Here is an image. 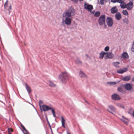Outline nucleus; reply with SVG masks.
Masks as SVG:
<instances>
[{"instance_id": "51", "label": "nucleus", "mask_w": 134, "mask_h": 134, "mask_svg": "<svg viewBox=\"0 0 134 134\" xmlns=\"http://www.w3.org/2000/svg\"><path fill=\"white\" fill-rule=\"evenodd\" d=\"M129 1H133V0H129Z\"/></svg>"}, {"instance_id": "38", "label": "nucleus", "mask_w": 134, "mask_h": 134, "mask_svg": "<svg viewBox=\"0 0 134 134\" xmlns=\"http://www.w3.org/2000/svg\"><path fill=\"white\" fill-rule=\"evenodd\" d=\"M110 83L114 85H115L116 84V83L115 82H110Z\"/></svg>"}, {"instance_id": "46", "label": "nucleus", "mask_w": 134, "mask_h": 134, "mask_svg": "<svg viewBox=\"0 0 134 134\" xmlns=\"http://www.w3.org/2000/svg\"><path fill=\"white\" fill-rule=\"evenodd\" d=\"M85 102H86V103H88V102H87V101L86 100H85Z\"/></svg>"}, {"instance_id": "18", "label": "nucleus", "mask_w": 134, "mask_h": 134, "mask_svg": "<svg viewBox=\"0 0 134 134\" xmlns=\"http://www.w3.org/2000/svg\"><path fill=\"white\" fill-rule=\"evenodd\" d=\"M79 76L81 77L85 78L87 77V75L82 71H80L79 72Z\"/></svg>"}, {"instance_id": "12", "label": "nucleus", "mask_w": 134, "mask_h": 134, "mask_svg": "<svg viewBox=\"0 0 134 134\" xmlns=\"http://www.w3.org/2000/svg\"><path fill=\"white\" fill-rule=\"evenodd\" d=\"M121 15L119 12H117L115 15V18L118 20H119L121 18Z\"/></svg>"}, {"instance_id": "32", "label": "nucleus", "mask_w": 134, "mask_h": 134, "mask_svg": "<svg viewBox=\"0 0 134 134\" xmlns=\"http://www.w3.org/2000/svg\"><path fill=\"white\" fill-rule=\"evenodd\" d=\"M109 47L107 46L105 48L104 50L106 52H107L109 50Z\"/></svg>"}, {"instance_id": "7", "label": "nucleus", "mask_w": 134, "mask_h": 134, "mask_svg": "<svg viewBox=\"0 0 134 134\" xmlns=\"http://www.w3.org/2000/svg\"><path fill=\"white\" fill-rule=\"evenodd\" d=\"M111 98L115 100H118L120 99L119 96L116 93H114L112 95Z\"/></svg>"}, {"instance_id": "16", "label": "nucleus", "mask_w": 134, "mask_h": 134, "mask_svg": "<svg viewBox=\"0 0 134 134\" xmlns=\"http://www.w3.org/2000/svg\"><path fill=\"white\" fill-rule=\"evenodd\" d=\"M121 120L123 122L124 124H127L129 122V120L128 119L125 118L124 116H122V118L121 119Z\"/></svg>"}, {"instance_id": "2", "label": "nucleus", "mask_w": 134, "mask_h": 134, "mask_svg": "<svg viewBox=\"0 0 134 134\" xmlns=\"http://www.w3.org/2000/svg\"><path fill=\"white\" fill-rule=\"evenodd\" d=\"M69 76V74L66 71L62 72L59 77V78L61 81L63 83H65L67 82Z\"/></svg>"}, {"instance_id": "15", "label": "nucleus", "mask_w": 134, "mask_h": 134, "mask_svg": "<svg viewBox=\"0 0 134 134\" xmlns=\"http://www.w3.org/2000/svg\"><path fill=\"white\" fill-rule=\"evenodd\" d=\"M107 53L103 51L101 52L99 54V58L101 59H102L103 58L104 55L106 54Z\"/></svg>"}, {"instance_id": "4", "label": "nucleus", "mask_w": 134, "mask_h": 134, "mask_svg": "<svg viewBox=\"0 0 134 134\" xmlns=\"http://www.w3.org/2000/svg\"><path fill=\"white\" fill-rule=\"evenodd\" d=\"M133 3L132 1H130L129 2L126 4L125 3L124 4V7H122V9L126 8L128 10H131L133 8Z\"/></svg>"}, {"instance_id": "5", "label": "nucleus", "mask_w": 134, "mask_h": 134, "mask_svg": "<svg viewBox=\"0 0 134 134\" xmlns=\"http://www.w3.org/2000/svg\"><path fill=\"white\" fill-rule=\"evenodd\" d=\"M108 26L109 27H111L113 24V21L112 18L110 17H107L106 20Z\"/></svg>"}, {"instance_id": "24", "label": "nucleus", "mask_w": 134, "mask_h": 134, "mask_svg": "<svg viewBox=\"0 0 134 134\" xmlns=\"http://www.w3.org/2000/svg\"><path fill=\"white\" fill-rule=\"evenodd\" d=\"M49 86L52 87H54L55 86V85L51 81H49Z\"/></svg>"}, {"instance_id": "20", "label": "nucleus", "mask_w": 134, "mask_h": 134, "mask_svg": "<svg viewBox=\"0 0 134 134\" xmlns=\"http://www.w3.org/2000/svg\"><path fill=\"white\" fill-rule=\"evenodd\" d=\"M111 13H112L114 14L116 13H117L118 9L116 7H115L112 8L111 10Z\"/></svg>"}, {"instance_id": "27", "label": "nucleus", "mask_w": 134, "mask_h": 134, "mask_svg": "<svg viewBox=\"0 0 134 134\" xmlns=\"http://www.w3.org/2000/svg\"><path fill=\"white\" fill-rule=\"evenodd\" d=\"M100 14V12L99 11H97L94 14V16L96 17L98 16Z\"/></svg>"}, {"instance_id": "35", "label": "nucleus", "mask_w": 134, "mask_h": 134, "mask_svg": "<svg viewBox=\"0 0 134 134\" xmlns=\"http://www.w3.org/2000/svg\"><path fill=\"white\" fill-rule=\"evenodd\" d=\"M8 0H7L6 2H5L4 4V7H7L8 5Z\"/></svg>"}, {"instance_id": "25", "label": "nucleus", "mask_w": 134, "mask_h": 134, "mask_svg": "<svg viewBox=\"0 0 134 134\" xmlns=\"http://www.w3.org/2000/svg\"><path fill=\"white\" fill-rule=\"evenodd\" d=\"M122 13L125 15L127 16L128 15V12L126 10H123L122 12Z\"/></svg>"}, {"instance_id": "45", "label": "nucleus", "mask_w": 134, "mask_h": 134, "mask_svg": "<svg viewBox=\"0 0 134 134\" xmlns=\"http://www.w3.org/2000/svg\"><path fill=\"white\" fill-rule=\"evenodd\" d=\"M132 115L134 117V111H133V113H132Z\"/></svg>"}, {"instance_id": "50", "label": "nucleus", "mask_w": 134, "mask_h": 134, "mask_svg": "<svg viewBox=\"0 0 134 134\" xmlns=\"http://www.w3.org/2000/svg\"><path fill=\"white\" fill-rule=\"evenodd\" d=\"M8 134H12L11 133H8Z\"/></svg>"}, {"instance_id": "8", "label": "nucleus", "mask_w": 134, "mask_h": 134, "mask_svg": "<svg viewBox=\"0 0 134 134\" xmlns=\"http://www.w3.org/2000/svg\"><path fill=\"white\" fill-rule=\"evenodd\" d=\"M107 55L104 56V58L105 59H107L108 58H112L114 57V55L111 52L107 53Z\"/></svg>"}, {"instance_id": "26", "label": "nucleus", "mask_w": 134, "mask_h": 134, "mask_svg": "<svg viewBox=\"0 0 134 134\" xmlns=\"http://www.w3.org/2000/svg\"><path fill=\"white\" fill-rule=\"evenodd\" d=\"M123 21L126 24H128L129 23L128 20L126 18H125L123 19Z\"/></svg>"}, {"instance_id": "48", "label": "nucleus", "mask_w": 134, "mask_h": 134, "mask_svg": "<svg viewBox=\"0 0 134 134\" xmlns=\"http://www.w3.org/2000/svg\"><path fill=\"white\" fill-rule=\"evenodd\" d=\"M67 134H70V133H69L68 132H67Z\"/></svg>"}, {"instance_id": "31", "label": "nucleus", "mask_w": 134, "mask_h": 134, "mask_svg": "<svg viewBox=\"0 0 134 134\" xmlns=\"http://www.w3.org/2000/svg\"><path fill=\"white\" fill-rule=\"evenodd\" d=\"M118 91L120 92H122L123 90L121 87L120 86L118 87Z\"/></svg>"}, {"instance_id": "14", "label": "nucleus", "mask_w": 134, "mask_h": 134, "mask_svg": "<svg viewBox=\"0 0 134 134\" xmlns=\"http://www.w3.org/2000/svg\"><path fill=\"white\" fill-rule=\"evenodd\" d=\"M125 0H118V1L117 2L120 3V6L121 8H122V7H123L124 6V4L125 3Z\"/></svg>"}, {"instance_id": "37", "label": "nucleus", "mask_w": 134, "mask_h": 134, "mask_svg": "<svg viewBox=\"0 0 134 134\" xmlns=\"http://www.w3.org/2000/svg\"><path fill=\"white\" fill-rule=\"evenodd\" d=\"M71 1H73L74 2L76 3L78 2V0H71Z\"/></svg>"}, {"instance_id": "28", "label": "nucleus", "mask_w": 134, "mask_h": 134, "mask_svg": "<svg viewBox=\"0 0 134 134\" xmlns=\"http://www.w3.org/2000/svg\"><path fill=\"white\" fill-rule=\"evenodd\" d=\"M43 103L42 101L41 100H39V106L40 107V108L41 110V108L42 106V105Z\"/></svg>"}, {"instance_id": "1", "label": "nucleus", "mask_w": 134, "mask_h": 134, "mask_svg": "<svg viewBox=\"0 0 134 134\" xmlns=\"http://www.w3.org/2000/svg\"><path fill=\"white\" fill-rule=\"evenodd\" d=\"M75 14V10L72 7H69L63 13V19L65 24L70 25Z\"/></svg>"}, {"instance_id": "6", "label": "nucleus", "mask_w": 134, "mask_h": 134, "mask_svg": "<svg viewBox=\"0 0 134 134\" xmlns=\"http://www.w3.org/2000/svg\"><path fill=\"white\" fill-rule=\"evenodd\" d=\"M84 8L85 9L89 11H91L93 9V7L92 5L86 3L84 4Z\"/></svg>"}, {"instance_id": "42", "label": "nucleus", "mask_w": 134, "mask_h": 134, "mask_svg": "<svg viewBox=\"0 0 134 134\" xmlns=\"http://www.w3.org/2000/svg\"><path fill=\"white\" fill-rule=\"evenodd\" d=\"M9 9H12V6L11 5H10V6H9Z\"/></svg>"}, {"instance_id": "41", "label": "nucleus", "mask_w": 134, "mask_h": 134, "mask_svg": "<svg viewBox=\"0 0 134 134\" xmlns=\"http://www.w3.org/2000/svg\"><path fill=\"white\" fill-rule=\"evenodd\" d=\"M24 130L27 133H28V131L25 129Z\"/></svg>"}, {"instance_id": "11", "label": "nucleus", "mask_w": 134, "mask_h": 134, "mask_svg": "<svg viewBox=\"0 0 134 134\" xmlns=\"http://www.w3.org/2000/svg\"><path fill=\"white\" fill-rule=\"evenodd\" d=\"M125 87L126 90H130L132 88V86L130 83H127L125 85Z\"/></svg>"}, {"instance_id": "44", "label": "nucleus", "mask_w": 134, "mask_h": 134, "mask_svg": "<svg viewBox=\"0 0 134 134\" xmlns=\"http://www.w3.org/2000/svg\"><path fill=\"white\" fill-rule=\"evenodd\" d=\"M104 24V28H106L107 27V26L105 24Z\"/></svg>"}, {"instance_id": "43", "label": "nucleus", "mask_w": 134, "mask_h": 134, "mask_svg": "<svg viewBox=\"0 0 134 134\" xmlns=\"http://www.w3.org/2000/svg\"><path fill=\"white\" fill-rule=\"evenodd\" d=\"M132 81H134V77L132 78Z\"/></svg>"}, {"instance_id": "33", "label": "nucleus", "mask_w": 134, "mask_h": 134, "mask_svg": "<svg viewBox=\"0 0 134 134\" xmlns=\"http://www.w3.org/2000/svg\"><path fill=\"white\" fill-rule=\"evenodd\" d=\"M100 4L101 5H103L104 4L105 0H100Z\"/></svg>"}, {"instance_id": "47", "label": "nucleus", "mask_w": 134, "mask_h": 134, "mask_svg": "<svg viewBox=\"0 0 134 134\" xmlns=\"http://www.w3.org/2000/svg\"><path fill=\"white\" fill-rule=\"evenodd\" d=\"M23 133H24V134H27L26 133H25L24 132V131H23Z\"/></svg>"}, {"instance_id": "17", "label": "nucleus", "mask_w": 134, "mask_h": 134, "mask_svg": "<svg viewBox=\"0 0 134 134\" xmlns=\"http://www.w3.org/2000/svg\"><path fill=\"white\" fill-rule=\"evenodd\" d=\"M61 118L62 119L61 122L62 125L64 128H65L66 127L65 125V120L64 119L63 116H61Z\"/></svg>"}, {"instance_id": "19", "label": "nucleus", "mask_w": 134, "mask_h": 134, "mask_svg": "<svg viewBox=\"0 0 134 134\" xmlns=\"http://www.w3.org/2000/svg\"><path fill=\"white\" fill-rule=\"evenodd\" d=\"M121 57L124 59L128 58V55L127 53L126 52H124L122 54Z\"/></svg>"}, {"instance_id": "34", "label": "nucleus", "mask_w": 134, "mask_h": 134, "mask_svg": "<svg viewBox=\"0 0 134 134\" xmlns=\"http://www.w3.org/2000/svg\"><path fill=\"white\" fill-rule=\"evenodd\" d=\"M8 133H11V132H12L13 131V129L11 128H8Z\"/></svg>"}, {"instance_id": "21", "label": "nucleus", "mask_w": 134, "mask_h": 134, "mask_svg": "<svg viewBox=\"0 0 134 134\" xmlns=\"http://www.w3.org/2000/svg\"><path fill=\"white\" fill-rule=\"evenodd\" d=\"M25 87L28 92L29 94L31 92V90L30 87L26 84H25Z\"/></svg>"}, {"instance_id": "22", "label": "nucleus", "mask_w": 134, "mask_h": 134, "mask_svg": "<svg viewBox=\"0 0 134 134\" xmlns=\"http://www.w3.org/2000/svg\"><path fill=\"white\" fill-rule=\"evenodd\" d=\"M131 79V76H126L122 79V80L124 81H127Z\"/></svg>"}, {"instance_id": "29", "label": "nucleus", "mask_w": 134, "mask_h": 134, "mask_svg": "<svg viewBox=\"0 0 134 134\" xmlns=\"http://www.w3.org/2000/svg\"><path fill=\"white\" fill-rule=\"evenodd\" d=\"M51 109H50V110H52V113L53 114V116H54V117H56V115L55 114V112L54 110L51 108Z\"/></svg>"}, {"instance_id": "23", "label": "nucleus", "mask_w": 134, "mask_h": 134, "mask_svg": "<svg viewBox=\"0 0 134 134\" xmlns=\"http://www.w3.org/2000/svg\"><path fill=\"white\" fill-rule=\"evenodd\" d=\"M120 63L118 62H114L113 63V64L116 68H119V65Z\"/></svg>"}, {"instance_id": "13", "label": "nucleus", "mask_w": 134, "mask_h": 134, "mask_svg": "<svg viewBox=\"0 0 134 134\" xmlns=\"http://www.w3.org/2000/svg\"><path fill=\"white\" fill-rule=\"evenodd\" d=\"M42 107V108L43 110L44 111H47L48 110H50V109H51V107L45 105H43Z\"/></svg>"}, {"instance_id": "49", "label": "nucleus", "mask_w": 134, "mask_h": 134, "mask_svg": "<svg viewBox=\"0 0 134 134\" xmlns=\"http://www.w3.org/2000/svg\"><path fill=\"white\" fill-rule=\"evenodd\" d=\"M81 2V1H83V0H79Z\"/></svg>"}, {"instance_id": "10", "label": "nucleus", "mask_w": 134, "mask_h": 134, "mask_svg": "<svg viewBox=\"0 0 134 134\" xmlns=\"http://www.w3.org/2000/svg\"><path fill=\"white\" fill-rule=\"evenodd\" d=\"M127 70V69L126 68L120 69L117 70V72L119 74H122L126 72Z\"/></svg>"}, {"instance_id": "39", "label": "nucleus", "mask_w": 134, "mask_h": 134, "mask_svg": "<svg viewBox=\"0 0 134 134\" xmlns=\"http://www.w3.org/2000/svg\"><path fill=\"white\" fill-rule=\"evenodd\" d=\"M21 126L24 130L25 129L24 126L22 125H21Z\"/></svg>"}, {"instance_id": "40", "label": "nucleus", "mask_w": 134, "mask_h": 134, "mask_svg": "<svg viewBox=\"0 0 134 134\" xmlns=\"http://www.w3.org/2000/svg\"><path fill=\"white\" fill-rule=\"evenodd\" d=\"M48 124H49V127H50V129H51V130L52 131V129H51V125L49 122L48 121Z\"/></svg>"}, {"instance_id": "3", "label": "nucleus", "mask_w": 134, "mask_h": 134, "mask_svg": "<svg viewBox=\"0 0 134 134\" xmlns=\"http://www.w3.org/2000/svg\"><path fill=\"white\" fill-rule=\"evenodd\" d=\"M105 16L104 15L100 16L98 19V22L99 25L102 26L105 24Z\"/></svg>"}, {"instance_id": "30", "label": "nucleus", "mask_w": 134, "mask_h": 134, "mask_svg": "<svg viewBox=\"0 0 134 134\" xmlns=\"http://www.w3.org/2000/svg\"><path fill=\"white\" fill-rule=\"evenodd\" d=\"M116 105L119 107L122 108L123 109L124 108V105L120 103H118L117 104H116Z\"/></svg>"}, {"instance_id": "9", "label": "nucleus", "mask_w": 134, "mask_h": 134, "mask_svg": "<svg viewBox=\"0 0 134 134\" xmlns=\"http://www.w3.org/2000/svg\"><path fill=\"white\" fill-rule=\"evenodd\" d=\"M109 109H110L112 111L114 112L116 111V108L112 105H110L108 106V108L107 110L110 112V113L113 114V113L111 112L109 110Z\"/></svg>"}, {"instance_id": "36", "label": "nucleus", "mask_w": 134, "mask_h": 134, "mask_svg": "<svg viewBox=\"0 0 134 134\" xmlns=\"http://www.w3.org/2000/svg\"><path fill=\"white\" fill-rule=\"evenodd\" d=\"M118 0H111V2L113 3H115L117 2Z\"/></svg>"}]
</instances>
